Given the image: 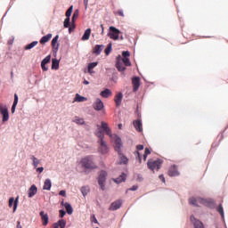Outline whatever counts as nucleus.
I'll use <instances>...</instances> for the list:
<instances>
[{"label":"nucleus","instance_id":"obj_29","mask_svg":"<svg viewBox=\"0 0 228 228\" xmlns=\"http://www.w3.org/2000/svg\"><path fill=\"white\" fill-rule=\"evenodd\" d=\"M113 94L111 93V90L110 89H105L103 91L101 92L100 95H102V97H103L104 99H108V97H111Z\"/></svg>","mask_w":228,"mask_h":228},{"label":"nucleus","instance_id":"obj_5","mask_svg":"<svg viewBox=\"0 0 228 228\" xmlns=\"http://www.w3.org/2000/svg\"><path fill=\"white\" fill-rule=\"evenodd\" d=\"M108 175V173L104 170L100 172V175L98 176V184L101 188V190H105V183H106V177Z\"/></svg>","mask_w":228,"mask_h":228},{"label":"nucleus","instance_id":"obj_53","mask_svg":"<svg viewBox=\"0 0 228 228\" xmlns=\"http://www.w3.org/2000/svg\"><path fill=\"white\" fill-rule=\"evenodd\" d=\"M37 172H39V174H42V172H44V167H37Z\"/></svg>","mask_w":228,"mask_h":228},{"label":"nucleus","instance_id":"obj_45","mask_svg":"<svg viewBox=\"0 0 228 228\" xmlns=\"http://www.w3.org/2000/svg\"><path fill=\"white\" fill-rule=\"evenodd\" d=\"M64 28H69L70 26V18H66L63 22Z\"/></svg>","mask_w":228,"mask_h":228},{"label":"nucleus","instance_id":"obj_57","mask_svg":"<svg viewBox=\"0 0 228 228\" xmlns=\"http://www.w3.org/2000/svg\"><path fill=\"white\" fill-rule=\"evenodd\" d=\"M16 228H22V225H20V221L17 222Z\"/></svg>","mask_w":228,"mask_h":228},{"label":"nucleus","instance_id":"obj_40","mask_svg":"<svg viewBox=\"0 0 228 228\" xmlns=\"http://www.w3.org/2000/svg\"><path fill=\"white\" fill-rule=\"evenodd\" d=\"M31 159L33 161V166L35 167V168H37V167L40 165V160L37 159V157H35L34 155L31 156Z\"/></svg>","mask_w":228,"mask_h":228},{"label":"nucleus","instance_id":"obj_47","mask_svg":"<svg viewBox=\"0 0 228 228\" xmlns=\"http://www.w3.org/2000/svg\"><path fill=\"white\" fill-rule=\"evenodd\" d=\"M122 56L123 58H129L131 56V53H129V51H125L122 52Z\"/></svg>","mask_w":228,"mask_h":228},{"label":"nucleus","instance_id":"obj_2","mask_svg":"<svg viewBox=\"0 0 228 228\" xmlns=\"http://www.w3.org/2000/svg\"><path fill=\"white\" fill-rule=\"evenodd\" d=\"M96 136L97 138H99L98 140V143L100 145L98 148L99 152H101V154H108L110 148H108V144L104 142V133H102V130L96 132Z\"/></svg>","mask_w":228,"mask_h":228},{"label":"nucleus","instance_id":"obj_43","mask_svg":"<svg viewBox=\"0 0 228 228\" xmlns=\"http://www.w3.org/2000/svg\"><path fill=\"white\" fill-rule=\"evenodd\" d=\"M111 46H112V45H111V43H110V44L108 45V46L106 47V49H105V51H104L106 56H109V55H110V53H111Z\"/></svg>","mask_w":228,"mask_h":228},{"label":"nucleus","instance_id":"obj_64","mask_svg":"<svg viewBox=\"0 0 228 228\" xmlns=\"http://www.w3.org/2000/svg\"><path fill=\"white\" fill-rule=\"evenodd\" d=\"M118 128H119V129H122V124H119V125H118Z\"/></svg>","mask_w":228,"mask_h":228},{"label":"nucleus","instance_id":"obj_59","mask_svg":"<svg viewBox=\"0 0 228 228\" xmlns=\"http://www.w3.org/2000/svg\"><path fill=\"white\" fill-rule=\"evenodd\" d=\"M149 155H147V154H143V161H147V157H148Z\"/></svg>","mask_w":228,"mask_h":228},{"label":"nucleus","instance_id":"obj_58","mask_svg":"<svg viewBox=\"0 0 228 228\" xmlns=\"http://www.w3.org/2000/svg\"><path fill=\"white\" fill-rule=\"evenodd\" d=\"M51 228H59V227H58V224L54 223V224L52 225Z\"/></svg>","mask_w":228,"mask_h":228},{"label":"nucleus","instance_id":"obj_39","mask_svg":"<svg viewBox=\"0 0 228 228\" xmlns=\"http://www.w3.org/2000/svg\"><path fill=\"white\" fill-rule=\"evenodd\" d=\"M121 61L124 63L125 67H131V61L129 57L122 58Z\"/></svg>","mask_w":228,"mask_h":228},{"label":"nucleus","instance_id":"obj_24","mask_svg":"<svg viewBox=\"0 0 228 228\" xmlns=\"http://www.w3.org/2000/svg\"><path fill=\"white\" fill-rule=\"evenodd\" d=\"M61 205L64 206L68 215H72V213H74V209L72 208V206L69 202L61 201Z\"/></svg>","mask_w":228,"mask_h":228},{"label":"nucleus","instance_id":"obj_38","mask_svg":"<svg viewBox=\"0 0 228 228\" xmlns=\"http://www.w3.org/2000/svg\"><path fill=\"white\" fill-rule=\"evenodd\" d=\"M55 224H57V227L65 228V226L67 225V221L61 219Z\"/></svg>","mask_w":228,"mask_h":228},{"label":"nucleus","instance_id":"obj_35","mask_svg":"<svg viewBox=\"0 0 228 228\" xmlns=\"http://www.w3.org/2000/svg\"><path fill=\"white\" fill-rule=\"evenodd\" d=\"M36 45H38V41H34L25 46V51H29V49H33V47H36Z\"/></svg>","mask_w":228,"mask_h":228},{"label":"nucleus","instance_id":"obj_55","mask_svg":"<svg viewBox=\"0 0 228 228\" xmlns=\"http://www.w3.org/2000/svg\"><path fill=\"white\" fill-rule=\"evenodd\" d=\"M93 222L94 224H99V222L97 221V218L95 217V216H93Z\"/></svg>","mask_w":228,"mask_h":228},{"label":"nucleus","instance_id":"obj_9","mask_svg":"<svg viewBox=\"0 0 228 228\" xmlns=\"http://www.w3.org/2000/svg\"><path fill=\"white\" fill-rule=\"evenodd\" d=\"M93 108L95 111H102V110H104V103L101 99L97 98L93 104Z\"/></svg>","mask_w":228,"mask_h":228},{"label":"nucleus","instance_id":"obj_1","mask_svg":"<svg viewBox=\"0 0 228 228\" xmlns=\"http://www.w3.org/2000/svg\"><path fill=\"white\" fill-rule=\"evenodd\" d=\"M189 204L191 206H196L198 208L199 204L206 206L207 208H215V201L213 200H206L202 198H191L189 200Z\"/></svg>","mask_w":228,"mask_h":228},{"label":"nucleus","instance_id":"obj_25","mask_svg":"<svg viewBox=\"0 0 228 228\" xmlns=\"http://www.w3.org/2000/svg\"><path fill=\"white\" fill-rule=\"evenodd\" d=\"M60 38V36H55L52 40V47L55 51H58L60 45L58 44V39Z\"/></svg>","mask_w":228,"mask_h":228},{"label":"nucleus","instance_id":"obj_12","mask_svg":"<svg viewBox=\"0 0 228 228\" xmlns=\"http://www.w3.org/2000/svg\"><path fill=\"white\" fill-rule=\"evenodd\" d=\"M111 138H114L115 140V151H117V152L120 153V149L122 147V139H120V137L117 136V135H112Z\"/></svg>","mask_w":228,"mask_h":228},{"label":"nucleus","instance_id":"obj_48","mask_svg":"<svg viewBox=\"0 0 228 228\" xmlns=\"http://www.w3.org/2000/svg\"><path fill=\"white\" fill-rule=\"evenodd\" d=\"M59 213H60L61 218H63V216H65V215H67V212H65V210H60Z\"/></svg>","mask_w":228,"mask_h":228},{"label":"nucleus","instance_id":"obj_19","mask_svg":"<svg viewBox=\"0 0 228 228\" xmlns=\"http://www.w3.org/2000/svg\"><path fill=\"white\" fill-rule=\"evenodd\" d=\"M137 151L135 152V158L138 160L139 164H142V155H140V151H143V145L139 144L136 146Z\"/></svg>","mask_w":228,"mask_h":228},{"label":"nucleus","instance_id":"obj_27","mask_svg":"<svg viewBox=\"0 0 228 228\" xmlns=\"http://www.w3.org/2000/svg\"><path fill=\"white\" fill-rule=\"evenodd\" d=\"M126 177H127V175H126L125 173H122L121 175H119L118 178L114 179V182H116L117 184H120V183H125Z\"/></svg>","mask_w":228,"mask_h":228},{"label":"nucleus","instance_id":"obj_4","mask_svg":"<svg viewBox=\"0 0 228 228\" xmlns=\"http://www.w3.org/2000/svg\"><path fill=\"white\" fill-rule=\"evenodd\" d=\"M163 165V160L158 159L157 160L149 159L147 162V167L151 172H154L156 170H159L161 168V166Z\"/></svg>","mask_w":228,"mask_h":228},{"label":"nucleus","instance_id":"obj_46","mask_svg":"<svg viewBox=\"0 0 228 228\" xmlns=\"http://www.w3.org/2000/svg\"><path fill=\"white\" fill-rule=\"evenodd\" d=\"M77 17H79V10H76L73 13L72 16V22H74V20H76V19H77Z\"/></svg>","mask_w":228,"mask_h":228},{"label":"nucleus","instance_id":"obj_22","mask_svg":"<svg viewBox=\"0 0 228 228\" xmlns=\"http://www.w3.org/2000/svg\"><path fill=\"white\" fill-rule=\"evenodd\" d=\"M191 222H193L194 228H204V224L200 220L195 219L194 216H191Z\"/></svg>","mask_w":228,"mask_h":228},{"label":"nucleus","instance_id":"obj_18","mask_svg":"<svg viewBox=\"0 0 228 228\" xmlns=\"http://www.w3.org/2000/svg\"><path fill=\"white\" fill-rule=\"evenodd\" d=\"M39 215L41 216L43 225H47V224H49V215L45 214L44 211H41Z\"/></svg>","mask_w":228,"mask_h":228},{"label":"nucleus","instance_id":"obj_33","mask_svg":"<svg viewBox=\"0 0 228 228\" xmlns=\"http://www.w3.org/2000/svg\"><path fill=\"white\" fill-rule=\"evenodd\" d=\"M52 69L53 70H58V69H60V61H58V59L52 60Z\"/></svg>","mask_w":228,"mask_h":228},{"label":"nucleus","instance_id":"obj_63","mask_svg":"<svg viewBox=\"0 0 228 228\" xmlns=\"http://www.w3.org/2000/svg\"><path fill=\"white\" fill-rule=\"evenodd\" d=\"M100 28H102V30H104V25L103 24H101Z\"/></svg>","mask_w":228,"mask_h":228},{"label":"nucleus","instance_id":"obj_30","mask_svg":"<svg viewBox=\"0 0 228 228\" xmlns=\"http://www.w3.org/2000/svg\"><path fill=\"white\" fill-rule=\"evenodd\" d=\"M17 104H19V95L17 94H14V101L11 109L12 113H15V109L17 108Z\"/></svg>","mask_w":228,"mask_h":228},{"label":"nucleus","instance_id":"obj_10","mask_svg":"<svg viewBox=\"0 0 228 228\" xmlns=\"http://www.w3.org/2000/svg\"><path fill=\"white\" fill-rule=\"evenodd\" d=\"M47 63H51V55H47L42 61H41V69L43 72H47L49 68L46 66Z\"/></svg>","mask_w":228,"mask_h":228},{"label":"nucleus","instance_id":"obj_3","mask_svg":"<svg viewBox=\"0 0 228 228\" xmlns=\"http://www.w3.org/2000/svg\"><path fill=\"white\" fill-rule=\"evenodd\" d=\"M83 168L86 170H95L97 165L94 164V159L91 156H86L80 160Z\"/></svg>","mask_w":228,"mask_h":228},{"label":"nucleus","instance_id":"obj_20","mask_svg":"<svg viewBox=\"0 0 228 228\" xmlns=\"http://www.w3.org/2000/svg\"><path fill=\"white\" fill-rule=\"evenodd\" d=\"M124 97V94H122V93H118L115 95L114 101L116 102V106L117 108H118V106H120V104H122V99Z\"/></svg>","mask_w":228,"mask_h":228},{"label":"nucleus","instance_id":"obj_62","mask_svg":"<svg viewBox=\"0 0 228 228\" xmlns=\"http://www.w3.org/2000/svg\"><path fill=\"white\" fill-rule=\"evenodd\" d=\"M84 85H90V82H88L87 80H85Z\"/></svg>","mask_w":228,"mask_h":228},{"label":"nucleus","instance_id":"obj_31","mask_svg":"<svg viewBox=\"0 0 228 228\" xmlns=\"http://www.w3.org/2000/svg\"><path fill=\"white\" fill-rule=\"evenodd\" d=\"M52 186H53V183H51V179H45L44 183L43 190H47L49 191Z\"/></svg>","mask_w":228,"mask_h":228},{"label":"nucleus","instance_id":"obj_23","mask_svg":"<svg viewBox=\"0 0 228 228\" xmlns=\"http://www.w3.org/2000/svg\"><path fill=\"white\" fill-rule=\"evenodd\" d=\"M37 191H38V189L37 188V185L33 184L28 189V197L31 199L32 197H35L37 195Z\"/></svg>","mask_w":228,"mask_h":228},{"label":"nucleus","instance_id":"obj_16","mask_svg":"<svg viewBox=\"0 0 228 228\" xmlns=\"http://www.w3.org/2000/svg\"><path fill=\"white\" fill-rule=\"evenodd\" d=\"M134 127L135 128V131H138V133H142L143 131V126L142 125V119H137L133 122Z\"/></svg>","mask_w":228,"mask_h":228},{"label":"nucleus","instance_id":"obj_11","mask_svg":"<svg viewBox=\"0 0 228 228\" xmlns=\"http://www.w3.org/2000/svg\"><path fill=\"white\" fill-rule=\"evenodd\" d=\"M17 206H19V196L15 198L12 197L9 199V208L13 207V213L17 211Z\"/></svg>","mask_w":228,"mask_h":228},{"label":"nucleus","instance_id":"obj_14","mask_svg":"<svg viewBox=\"0 0 228 228\" xmlns=\"http://www.w3.org/2000/svg\"><path fill=\"white\" fill-rule=\"evenodd\" d=\"M168 175L170 177H175V176L179 175V171L177 170V166L174 165L169 167Z\"/></svg>","mask_w":228,"mask_h":228},{"label":"nucleus","instance_id":"obj_7","mask_svg":"<svg viewBox=\"0 0 228 228\" xmlns=\"http://www.w3.org/2000/svg\"><path fill=\"white\" fill-rule=\"evenodd\" d=\"M109 31L108 37L111 38V40H118V37L120 35V30H118V28L111 26L109 28Z\"/></svg>","mask_w":228,"mask_h":228},{"label":"nucleus","instance_id":"obj_42","mask_svg":"<svg viewBox=\"0 0 228 228\" xmlns=\"http://www.w3.org/2000/svg\"><path fill=\"white\" fill-rule=\"evenodd\" d=\"M97 65H99V62H97V61H95V62H91V63L88 64L87 69H88L89 70H94V69H95V67H96Z\"/></svg>","mask_w":228,"mask_h":228},{"label":"nucleus","instance_id":"obj_61","mask_svg":"<svg viewBox=\"0 0 228 228\" xmlns=\"http://www.w3.org/2000/svg\"><path fill=\"white\" fill-rule=\"evenodd\" d=\"M87 70H88V73H89V74H94V71H93V69H90V70H89V69H87Z\"/></svg>","mask_w":228,"mask_h":228},{"label":"nucleus","instance_id":"obj_8","mask_svg":"<svg viewBox=\"0 0 228 228\" xmlns=\"http://www.w3.org/2000/svg\"><path fill=\"white\" fill-rule=\"evenodd\" d=\"M98 131H102V133H105L110 136V138H113V135L111 134V129H110V126H108V123L102 121V127L97 126Z\"/></svg>","mask_w":228,"mask_h":228},{"label":"nucleus","instance_id":"obj_6","mask_svg":"<svg viewBox=\"0 0 228 228\" xmlns=\"http://www.w3.org/2000/svg\"><path fill=\"white\" fill-rule=\"evenodd\" d=\"M0 113L3 116L2 122H8L10 118V114L8 112V107L4 103H0Z\"/></svg>","mask_w":228,"mask_h":228},{"label":"nucleus","instance_id":"obj_36","mask_svg":"<svg viewBox=\"0 0 228 228\" xmlns=\"http://www.w3.org/2000/svg\"><path fill=\"white\" fill-rule=\"evenodd\" d=\"M81 193L84 197H86V195H88V193H90V187L88 186H83L81 188Z\"/></svg>","mask_w":228,"mask_h":228},{"label":"nucleus","instance_id":"obj_54","mask_svg":"<svg viewBox=\"0 0 228 228\" xmlns=\"http://www.w3.org/2000/svg\"><path fill=\"white\" fill-rule=\"evenodd\" d=\"M159 179H160V181H162V183H165V175H160L159 176Z\"/></svg>","mask_w":228,"mask_h":228},{"label":"nucleus","instance_id":"obj_56","mask_svg":"<svg viewBox=\"0 0 228 228\" xmlns=\"http://www.w3.org/2000/svg\"><path fill=\"white\" fill-rule=\"evenodd\" d=\"M84 4L86 6V9L88 8V0H84Z\"/></svg>","mask_w":228,"mask_h":228},{"label":"nucleus","instance_id":"obj_21","mask_svg":"<svg viewBox=\"0 0 228 228\" xmlns=\"http://www.w3.org/2000/svg\"><path fill=\"white\" fill-rule=\"evenodd\" d=\"M102 49H104V45H96L93 48V54H96V56H99V54H101V53H102Z\"/></svg>","mask_w":228,"mask_h":228},{"label":"nucleus","instance_id":"obj_37","mask_svg":"<svg viewBox=\"0 0 228 228\" xmlns=\"http://www.w3.org/2000/svg\"><path fill=\"white\" fill-rule=\"evenodd\" d=\"M73 122H75V124H78L79 126H83V124H85V119L83 118L75 117Z\"/></svg>","mask_w":228,"mask_h":228},{"label":"nucleus","instance_id":"obj_13","mask_svg":"<svg viewBox=\"0 0 228 228\" xmlns=\"http://www.w3.org/2000/svg\"><path fill=\"white\" fill-rule=\"evenodd\" d=\"M120 208H122V200H116V201L111 203V205L109 208V209L110 211H117V209H120Z\"/></svg>","mask_w":228,"mask_h":228},{"label":"nucleus","instance_id":"obj_51","mask_svg":"<svg viewBox=\"0 0 228 228\" xmlns=\"http://www.w3.org/2000/svg\"><path fill=\"white\" fill-rule=\"evenodd\" d=\"M144 154L149 156V154H151V150L149 148H145Z\"/></svg>","mask_w":228,"mask_h":228},{"label":"nucleus","instance_id":"obj_28","mask_svg":"<svg viewBox=\"0 0 228 228\" xmlns=\"http://www.w3.org/2000/svg\"><path fill=\"white\" fill-rule=\"evenodd\" d=\"M51 38H53V34H47L46 36L43 37L39 42L42 45H44V44H47Z\"/></svg>","mask_w":228,"mask_h":228},{"label":"nucleus","instance_id":"obj_26","mask_svg":"<svg viewBox=\"0 0 228 228\" xmlns=\"http://www.w3.org/2000/svg\"><path fill=\"white\" fill-rule=\"evenodd\" d=\"M119 154V162L118 165H127L129 159H127V157L124 156V154L122 153H118Z\"/></svg>","mask_w":228,"mask_h":228},{"label":"nucleus","instance_id":"obj_32","mask_svg":"<svg viewBox=\"0 0 228 228\" xmlns=\"http://www.w3.org/2000/svg\"><path fill=\"white\" fill-rule=\"evenodd\" d=\"M90 35H92V29L91 28L86 29V31L82 37V40L83 41L90 40Z\"/></svg>","mask_w":228,"mask_h":228},{"label":"nucleus","instance_id":"obj_49","mask_svg":"<svg viewBox=\"0 0 228 228\" xmlns=\"http://www.w3.org/2000/svg\"><path fill=\"white\" fill-rule=\"evenodd\" d=\"M130 191H136L138 190V185H133L130 189H128Z\"/></svg>","mask_w":228,"mask_h":228},{"label":"nucleus","instance_id":"obj_60","mask_svg":"<svg viewBox=\"0 0 228 228\" xmlns=\"http://www.w3.org/2000/svg\"><path fill=\"white\" fill-rule=\"evenodd\" d=\"M73 29H74V26L73 27H69V33H71Z\"/></svg>","mask_w":228,"mask_h":228},{"label":"nucleus","instance_id":"obj_41","mask_svg":"<svg viewBox=\"0 0 228 228\" xmlns=\"http://www.w3.org/2000/svg\"><path fill=\"white\" fill-rule=\"evenodd\" d=\"M74 10V6L71 5L66 12L67 19H70V15H72V11Z\"/></svg>","mask_w":228,"mask_h":228},{"label":"nucleus","instance_id":"obj_15","mask_svg":"<svg viewBox=\"0 0 228 228\" xmlns=\"http://www.w3.org/2000/svg\"><path fill=\"white\" fill-rule=\"evenodd\" d=\"M132 85L134 92H138V88H140V77H134L132 79Z\"/></svg>","mask_w":228,"mask_h":228},{"label":"nucleus","instance_id":"obj_44","mask_svg":"<svg viewBox=\"0 0 228 228\" xmlns=\"http://www.w3.org/2000/svg\"><path fill=\"white\" fill-rule=\"evenodd\" d=\"M217 211L221 215L222 218H224V207H222V204H219V206L217 208Z\"/></svg>","mask_w":228,"mask_h":228},{"label":"nucleus","instance_id":"obj_34","mask_svg":"<svg viewBox=\"0 0 228 228\" xmlns=\"http://www.w3.org/2000/svg\"><path fill=\"white\" fill-rule=\"evenodd\" d=\"M85 101H88V98L85 96L79 95V94H77L75 96V102H85Z\"/></svg>","mask_w":228,"mask_h":228},{"label":"nucleus","instance_id":"obj_17","mask_svg":"<svg viewBox=\"0 0 228 228\" xmlns=\"http://www.w3.org/2000/svg\"><path fill=\"white\" fill-rule=\"evenodd\" d=\"M116 68L118 69V72H124L126 70V67L122 62V58H118L116 62Z\"/></svg>","mask_w":228,"mask_h":228},{"label":"nucleus","instance_id":"obj_50","mask_svg":"<svg viewBox=\"0 0 228 228\" xmlns=\"http://www.w3.org/2000/svg\"><path fill=\"white\" fill-rule=\"evenodd\" d=\"M59 195H61V197H67V192L65 191H61L59 192Z\"/></svg>","mask_w":228,"mask_h":228},{"label":"nucleus","instance_id":"obj_52","mask_svg":"<svg viewBox=\"0 0 228 228\" xmlns=\"http://www.w3.org/2000/svg\"><path fill=\"white\" fill-rule=\"evenodd\" d=\"M118 15H120V17H124V11L118 10Z\"/></svg>","mask_w":228,"mask_h":228}]
</instances>
